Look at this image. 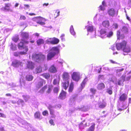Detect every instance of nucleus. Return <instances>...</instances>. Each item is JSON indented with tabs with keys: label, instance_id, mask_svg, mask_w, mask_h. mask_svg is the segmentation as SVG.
Wrapping results in <instances>:
<instances>
[{
	"label": "nucleus",
	"instance_id": "obj_1",
	"mask_svg": "<svg viewBox=\"0 0 131 131\" xmlns=\"http://www.w3.org/2000/svg\"><path fill=\"white\" fill-rule=\"evenodd\" d=\"M127 43L126 41L124 40L120 43L117 44L116 47L117 50L122 49L124 52L127 53L130 52L131 49L130 47L128 46H126Z\"/></svg>",
	"mask_w": 131,
	"mask_h": 131
},
{
	"label": "nucleus",
	"instance_id": "obj_2",
	"mask_svg": "<svg viewBox=\"0 0 131 131\" xmlns=\"http://www.w3.org/2000/svg\"><path fill=\"white\" fill-rule=\"evenodd\" d=\"M62 77L64 81L62 83V86L66 90L68 86L70 80V76L68 73L64 72L62 74Z\"/></svg>",
	"mask_w": 131,
	"mask_h": 131
},
{
	"label": "nucleus",
	"instance_id": "obj_3",
	"mask_svg": "<svg viewBox=\"0 0 131 131\" xmlns=\"http://www.w3.org/2000/svg\"><path fill=\"white\" fill-rule=\"evenodd\" d=\"M88 23L89 24L87 26L85 27V28L87 29L88 32V34L87 35H88V34H89V33H90L91 38L95 37L96 36L95 28H94L93 26L92 25V22H90L88 21Z\"/></svg>",
	"mask_w": 131,
	"mask_h": 131
},
{
	"label": "nucleus",
	"instance_id": "obj_4",
	"mask_svg": "<svg viewBox=\"0 0 131 131\" xmlns=\"http://www.w3.org/2000/svg\"><path fill=\"white\" fill-rule=\"evenodd\" d=\"M45 58V56L41 53L39 54L34 53L32 56V59L39 63L43 61Z\"/></svg>",
	"mask_w": 131,
	"mask_h": 131
},
{
	"label": "nucleus",
	"instance_id": "obj_5",
	"mask_svg": "<svg viewBox=\"0 0 131 131\" xmlns=\"http://www.w3.org/2000/svg\"><path fill=\"white\" fill-rule=\"evenodd\" d=\"M59 49L57 47H53L50 49V52L48 54L47 56V60H51L54 57L56 54L59 52Z\"/></svg>",
	"mask_w": 131,
	"mask_h": 131
},
{
	"label": "nucleus",
	"instance_id": "obj_6",
	"mask_svg": "<svg viewBox=\"0 0 131 131\" xmlns=\"http://www.w3.org/2000/svg\"><path fill=\"white\" fill-rule=\"evenodd\" d=\"M34 21L41 25H43L45 24V22L46 21L45 19L40 16L36 17L32 19Z\"/></svg>",
	"mask_w": 131,
	"mask_h": 131
},
{
	"label": "nucleus",
	"instance_id": "obj_7",
	"mask_svg": "<svg viewBox=\"0 0 131 131\" xmlns=\"http://www.w3.org/2000/svg\"><path fill=\"white\" fill-rule=\"evenodd\" d=\"M71 77L73 80L78 82L80 78V73L79 72H74L72 75Z\"/></svg>",
	"mask_w": 131,
	"mask_h": 131
},
{
	"label": "nucleus",
	"instance_id": "obj_8",
	"mask_svg": "<svg viewBox=\"0 0 131 131\" xmlns=\"http://www.w3.org/2000/svg\"><path fill=\"white\" fill-rule=\"evenodd\" d=\"M108 14L110 16L112 17L114 16L115 15H117L118 14V11L116 12L113 8H111L108 10Z\"/></svg>",
	"mask_w": 131,
	"mask_h": 131
},
{
	"label": "nucleus",
	"instance_id": "obj_9",
	"mask_svg": "<svg viewBox=\"0 0 131 131\" xmlns=\"http://www.w3.org/2000/svg\"><path fill=\"white\" fill-rule=\"evenodd\" d=\"M37 79L39 80V82L36 85V87L38 88H40L46 83L45 81L40 78H37Z\"/></svg>",
	"mask_w": 131,
	"mask_h": 131
},
{
	"label": "nucleus",
	"instance_id": "obj_10",
	"mask_svg": "<svg viewBox=\"0 0 131 131\" xmlns=\"http://www.w3.org/2000/svg\"><path fill=\"white\" fill-rule=\"evenodd\" d=\"M25 51H21L20 52H15L14 53V56L16 57L19 56L20 55H25L26 54L27 52L28 51V49L27 47H25Z\"/></svg>",
	"mask_w": 131,
	"mask_h": 131
},
{
	"label": "nucleus",
	"instance_id": "obj_11",
	"mask_svg": "<svg viewBox=\"0 0 131 131\" xmlns=\"http://www.w3.org/2000/svg\"><path fill=\"white\" fill-rule=\"evenodd\" d=\"M28 42L27 41L24 40L23 39H22L21 41L18 44V49H24V51H25V49H24V48H25V47H27L26 46L24 47V43H28Z\"/></svg>",
	"mask_w": 131,
	"mask_h": 131
},
{
	"label": "nucleus",
	"instance_id": "obj_12",
	"mask_svg": "<svg viewBox=\"0 0 131 131\" xmlns=\"http://www.w3.org/2000/svg\"><path fill=\"white\" fill-rule=\"evenodd\" d=\"M22 63L20 61L15 60L12 62V65L15 67H17L20 65H21Z\"/></svg>",
	"mask_w": 131,
	"mask_h": 131
},
{
	"label": "nucleus",
	"instance_id": "obj_13",
	"mask_svg": "<svg viewBox=\"0 0 131 131\" xmlns=\"http://www.w3.org/2000/svg\"><path fill=\"white\" fill-rule=\"evenodd\" d=\"M100 37L102 38H105V35L106 34V29L105 28H102L100 31Z\"/></svg>",
	"mask_w": 131,
	"mask_h": 131
},
{
	"label": "nucleus",
	"instance_id": "obj_14",
	"mask_svg": "<svg viewBox=\"0 0 131 131\" xmlns=\"http://www.w3.org/2000/svg\"><path fill=\"white\" fill-rule=\"evenodd\" d=\"M34 64L30 61H28L27 63V67L28 68L30 69H33L34 67Z\"/></svg>",
	"mask_w": 131,
	"mask_h": 131
},
{
	"label": "nucleus",
	"instance_id": "obj_15",
	"mask_svg": "<svg viewBox=\"0 0 131 131\" xmlns=\"http://www.w3.org/2000/svg\"><path fill=\"white\" fill-rule=\"evenodd\" d=\"M66 92L63 90L62 91L59 97V99L63 100L66 98Z\"/></svg>",
	"mask_w": 131,
	"mask_h": 131
},
{
	"label": "nucleus",
	"instance_id": "obj_16",
	"mask_svg": "<svg viewBox=\"0 0 131 131\" xmlns=\"http://www.w3.org/2000/svg\"><path fill=\"white\" fill-rule=\"evenodd\" d=\"M102 25L104 27L108 28L110 25L109 21L107 20L104 21L102 23Z\"/></svg>",
	"mask_w": 131,
	"mask_h": 131
},
{
	"label": "nucleus",
	"instance_id": "obj_17",
	"mask_svg": "<svg viewBox=\"0 0 131 131\" xmlns=\"http://www.w3.org/2000/svg\"><path fill=\"white\" fill-rule=\"evenodd\" d=\"M49 70L50 72L53 73H56L57 71L56 68L53 65L52 66L50 67Z\"/></svg>",
	"mask_w": 131,
	"mask_h": 131
},
{
	"label": "nucleus",
	"instance_id": "obj_18",
	"mask_svg": "<svg viewBox=\"0 0 131 131\" xmlns=\"http://www.w3.org/2000/svg\"><path fill=\"white\" fill-rule=\"evenodd\" d=\"M105 87V86L104 83H101L97 85V88L98 90H101L103 89Z\"/></svg>",
	"mask_w": 131,
	"mask_h": 131
},
{
	"label": "nucleus",
	"instance_id": "obj_19",
	"mask_svg": "<svg viewBox=\"0 0 131 131\" xmlns=\"http://www.w3.org/2000/svg\"><path fill=\"white\" fill-rule=\"evenodd\" d=\"M106 3L105 1H103L102 3V5L100 6L99 7V9L102 10H104L105 9V7L106 6Z\"/></svg>",
	"mask_w": 131,
	"mask_h": 131
},
{
	"label": "nucleus",
	"instance_id": "obj_20",
	"mask_svg": "<svg viewBox=\"0 0 131 131\" xmlns=\"http://www.w3.org/2000/svg\"><path fill=\"white\" fill-rule=\"evenodd\" d=\"M42 71V68L40 66L37 67L35 69V71L34 72L35 73L37 74L40 73Z\"/></svg>",
	"mask_w": 131,
	"mask_h": 131
},
{
	"label": "nucleus",
	"instance_id": "obj_21",
	"mask_svg": "<svg viewBox=\"0 0 131 131\" xmlns=\"http://www.w3.org/2000/svg\"><path fill=\"white\" fill-rule=\"evenodd\" d=\"M85 121H83L82 123H80L79 125V127L81 129H83L84 127L88 126L87 123L84 124Z\"/></svg>",
	"mask_w": 131,
	"mask_h": 131
},
{
	"label": "nucleus",
	"instance_id": "obj_22",
	"mask_svg": "<svg viewBox=\"0 0 131 131\" xmlns=\"http://www.w3.org/2000/svg\"><path fill=\"white\" fill-rule=\"evenodd\" d=\"M21 36L23 38L27 39L28 37V33L26 32H23L21 33Z\"/></svg>",
	"mask_w": 131,
	"mask_h": 131
},
{
	"label": "nucleus",
	"instance_id": "obj_23",
	"mask_svg": "<svg viewBox=\"0 0 131 131\" xmlns=\"http://www.w3.org/2000/svg\"><path fill=\"white\" fill-rule=\"evenodd\" d=\"M52 44H57L59 42V40L55 38H52Z\"/></svg>",
	"mask_w": 131,
	"mask_h": 131
},
{
	"label": "nucleus",
	"instance_id": "obj_24",
	"mask_svg": "<svg viewBox=\"0 0 131 131\" xmlns=\"http://www.w3.org/2000/svg\"><path fill=\"white\" fill-rule=\"evenodd\" d=\"M127 95L125 94L122 95L120 97L119 100L121 101H124L127 98Z\"/></svg>",
	"mask_w": 131,
	"mask_h": 131
},
{
	"label": "nucleus",
	"instance_id": "obj_25",
	"mask_svg": "<svg viewBox=\"0 0 131 131\" xmlns=\"http://www.w3.org/2000/svg\"><path fill=\"white\" fill-rule=\"evenodd\" d=\"M74 88V83L73 82H71L70 84L69 91L70 92H72Z\"/></svg>",
	"mask_w": 131,
	"mask_h": 131
},
{
	"label": "nucleus",
	"instance_id": "obj_26",
	"mask_svg": "<svg viewBox=\"0 0 131 131\" xmlns=\"http://www.w3.org/2000/svg\"><path fill=\"white\" fill-rule=\"evenodd\" d=\"M70 33L73 35L74 36L75 35V33L74 31L73 26L72 25H71L70 27Z\"/></svg>",
	"mask_w": 131,
	"mask_h": 131
},
{
	"label": "nucleus",
	"instance_id": "obj_27",
	"mask_svg": "<svg viewBox=\"0 0 131 131\" xmlns=\"http://www.w3.org/2000/svg\"><path fill=\"white\" fill-rule=\"evenodd\" d=\"M10 48L11 50L13 51L16 50H17V47L15 44L11 43L10 45Z\"/></svg>",
	"mask_w": 131,
	"mask_h": 131
},
{
	"label": "nucleus",
	"instance_id": "obj_28",
	"mask_svg": "<svg viewBox=\"0 0 131 131\" xmlns=\"http://www.w3.org/2000/svg\"><path fill=\"white\" fill-rule=\"evenodd\" d=\"M88 80V79L87 78H85L81 83V85L82 89L84 87L85 85Z\"/></svg>",
	"mask_w": 131,
	"mask_h": 131
},
{
	"label": "nucleus",
	"instance_id": "obj_29",
	"mask_svg": "<svg viewBox=\"0 0 131 131\" xmlns=\"http://www.w3.org/2000/svg\"><path fill=\"white\" fill-rule=\"evenodd\" d=\"M33 77L31 75H27L26 77V79L28 81H31L33 79Z\"/></svg>",
	"mask_w": 131,
	"mask_h": 131
},
{
	"label": "nucleus",
	"instance_id": "obj_30",
	"mask_svg": "<svg viewBox=\"0 0 131 131\" xmlns=\"http://www.w3.org/2000/svg\"><path fill=\"white\" fill-rule=\"evenodd\" d=\"M113 33L112 31H110L109 32L107 33L105 35V38L106 37H110L113 36Z\"/></svg>",
	"mask_w": 131,
	"mask_h": 131
},
{
	"label": "nucleus",
	"instance_id": "obj_31",
	"mask_svg": "<svg viewBox=\"0 0 131 131\" xmlns=\"http://www.w3.org/2000/svg\"><path fill=\"white\" fill-rule=\"evenodd\" d=\"M11 5L9 4H6L4 8L5 9L8 11H11V10L9 8V7Z\"/></svg>",
	"mask_w": 131,
	"mask_h": 131
},
{
	"label": "nucleus",
	"instance_id": "obj_32",
	"mask_svg": "<svg viewBox=\"0 0 131 131\" xmlns=\"http://www.w3.org/2000/svg\"><path fill=\"white\" fill-rule=\"evenodd\" d=\"M44 42V40L42 39H39L37 41V43L38 45L43 44Z\"/></svg>",
	"mask_w": 131,
	"mask_h": 131
},
{
	"label": "nucleus",
	"instance_id": "obj_33",
	"mask_svg": "<svg viewBox=\"0 0 131 131\" xmlns=\"http://www.w3.org/2000/svg\"><path fill=\"white\" fill-rule=\"evenodd\" d=\"M16 86V84L13 83H12L8 84L7 87L8 88H13Z\"/></svg>",
	"mask_w": 131,
	"mask_h": 131
},
{
	"label": "nucleus",
	"instance_id": "obj_34",
	"mask_svg": "<svg viewBox=\"0 0 131 131\" xmlns=\"http://www.w3.org/2000/svg\"><path fill=\"white\" fill-rule=\"evenodd\" d=\"M124 79L125 77H121V79L118 82V84L119 85H121L124 81Z\"/></svg>",
	"mask_w": 131,
	"mask_h": 131
},
{
	"label": "nucleus",
	"instance_id": "obj_35",
	"mask_svg": "<svg viewBox=\"0 0 131 131\" xmlns=\"http://www.w3.org/2000/svg\"><path fill=\"white\" fill-rule=\"evenodd\" d=\"M59 89V86L55 87L53 90V92L54 93H58Z\"/></svg>",
	"mask_w": 131,
	"mask_h": 131
},
{
	"label": "nucleus",
	"instance_id": "obj_36",
	"mask_svg": "<svg viewBox=\"0 0 131 131\" xmlns=\"http://www.w3.org/2000/svg\"><path fill=\"white\" fill-rule=\"evenodd\" d=\"M121 31L124 33L127 32L128 31L127 28L125 26H124L122 28Z\"/></svg>",
	"mask_w": 131,
	"mask_h": 131
},
{
	"label": "nucleus",
	"instance_id": "obj_37",
	"mask_svg": "<svg viewBox=\"0 0 131 131\" xmlns=\"http://www.w3.org/2000/svg\"><path fill=\"white\" fill-rule=\"evenodd\" d=\"M42 75L45 78L47 79H48L50 76V75L48 73H44Z\"/></svg>",
	"mask_w": 131,
	"mask_h": 131
},
{
	"label": "nucleus",
	"instance_id": "obj_38",
	"mask_svg": "<svg viewBox=\"0 0 131 131\" xmlns=\"http://www.w3.org/2000/svg\"><path fill=\"white\" fill-rule=\"evenodd\" d=\"M97 17L99 18V20H101V19L103 18V16L102 15H101L100 14H96L95 16L94 17V19H95Z\"/></svg>",
	"mask_w": 131,
	"mask_h": 131
},
{
	"label": "nucleus",
	"instance_id": "obj_39",
	"mask_svg": "<svg viewBox=\"0 0 131 131\" xmlns=\"http://www.w3.org/2000/svg\"><path fill=\"white\" fill-rule=\"evenodd\" d=\"M106 106V103L105 102H103L99 104V107L100 108H103L105 107Z\"/></svg>",
	"mask_w": 131,
	"mask_h": 131
},
{
	"label": "nucleus",
	"instance_id": "obj_40",
	"mask_svg": "<svg viewBox=\"0 0 131 131\" xmlns=\"http://www.w3.org/2000/svg\"><path fill=\"white\" fill-rule=\"evenodd\" d=\"M60 12L59 10H57L55 11V13L54 14L55 16V18H57V17L59 16L60 15Z\"/></svg>",
	"mask_w": 131,
	"mask_h": 131
},
{
	"label": "nucleus",
	"instance_id": "obj_41",
	"mask_svg": "<svg viewBox=\"0 0 131 131\" xmlns=\"http://www.w3.org/2000/svg\"><path fill=\"white\" fill-rule=\"evenodd\" d=\"M110 81H112L113 83L115 84H117V79L115 77H113L112 79L111 80H110Z\"/></svg>",
	"mask_w": 131,
	"mask_h": 131
},
{
	"label": "nucleus",
	"instance_id": "obj_42",
	"mask_svg": "<svg viewBox=\"0 0 131 131\" xmlns=\"http://www.w3.org/2000/svg\"><path fill=\"white\" fill-rule=\"evenodd\" d=\"M35 118H41L40 117V115L39 112H36L35 114Z\"/></svg>",
	"mask_w": 131,
	"mask_h": 131
},
{
	"label": "nucleus",
	"instance_id": "obj_43",
	"mask_svg": "<svg viewBox=\"0 0 131 131\" xmlns=\"http://www.w3.org/2000/svg\"><path fill=\"white\" fill-rule=\"evenodd\" d=\"M52 38H48L46 41V42L48 44H52Z\"/></svg>",
	"mask_w": 131,
	"mask_h": 131
},
{
	"label": "nucleus",
	"instance_id": "obj_44",
	"mask_svg": "<svg viewBox=\"0 0 131 131\" xmlns=\"http://www.w3.org/2000/svg\"><path fill=\"white\" fill-rule=\"evenodd\" d=\"M95 124H93L90 127L88 131H94Z\"/></svg>",
	"mask_w": 131,
	"mask_h": 131
},
{
	"label": "nucleus",
	"instance_id": "obj_45",
	"mask_svg": "<svg viewBox=\"0 0 131 131\" xmlns=\"http://www.w3.org/2000/svg\"><path fill=\"white\" fill-rule=\"evenodd\" d=\"M19 39L18 36H14L12 39L15 42H16Z\"/></svg>",
	"mask_w": 131,
	"mask_h": 131
},
{
	"label": "nucleus",
	"instance_id": "obj_46",
	"mask_svg": "<svg viewBox=\"0 0 131 131\" xmlns=\"http://www.w3.org/2000/svg\"><path fill=\"white\" fill-rule=\"evenodd\" d=\"M47 86L45 85L43 88H42L40 90V92L41 93H43L44 90L47 88Z\"/></svg>",
	"mask_w": 131,
	"mask_h": 131
},
{
	"label": "nucleus",
	"instance_id": "obj_47",
	"mask_svg": "<svg viewBox=\"0 0 131 131\" xmlns=\"http://www.w3.org/2000/svg\"><path fill=\"white\" fill-rule=\"evenodd\" d=\"M52 88V85L49 86L48 89L47 91V92L48 93H50L51 91Z\"/></svg>",
	"mask_w": 131,
	"mask_h": 131
},
{
	"label": "nucleus",
	"instance_id": "obj_48",
	"mask_svg": "<svg viewBox=\"0 0 131 131\" xmlns=\"http://www.w3.org/2000/svg\"><path fill=\"white\" fill-rule=\"evenodd\" d=\"M90 91L94 95L95 94L96 92V90L92 88L90 89Z\"/></svg>",
	"mask_w": 131,
	"mask_h": 131
},
{
	"label": "nucleus",
	"instance_id": "obj_49",
	"mask_svg": "<svg viewBox=\"0 0 131 131\" xmlns=\"http://www.w3.org/2000/svg\"><path fill=\"white\" fill-rule=\"evenodd\" d=\"M120 32L119 31H118L117 32V36L118 39H119L120 38H121V36L120 35Z\"/></svg>",
	"mask_w": 131,
	"mask_h": 131
},
{
	"label": "nucleus",
	"instance_id": "obj_50",
	"mask_svg": "<svg viewBox=\"0 0 131 131\" xmlns=\"http://www.w3.org/2000/svg\"><path fill=\"white\" fill-rule=\"evenodd\" d=\"M118 27V25L116 23H114L112 26V28H114L115 29L117 28Z\"/></svg>",
	"mask_w": 131,
	"mask_h": 131
},
{
	"label": "nucleus",
	"instance_id": "obj_51",
	"mask_svg": "<svg viewBox=\"0 0 131 131\" xmlns=\"http://www.w3.org/2000/svg\"><path fill=\"white\" fill-rule=\"evenodd\" d=\"M23 97L26 101H27L28 99L29 98V96L28 95H23Z\"/></svg>",
	"mask_w": 131,
	"mask_h": 131
},
{
	"label": "nucleus",
	"instance_id": "obj_52",
	"mask_svg": "<svg viewBox=\"0 0 131 131\" xmlns=\"http://www.w3.org/2000/svg\"><path fill=\"white\" fill-rule=\"evenodd\" d=\"M24 9H27L29 8L30 7L28 5L24 4Z\"/></svg>",
	"mask_w": 131,
	"mask_h": 131
},
{
	"label": "nucleus",
	"instance_id": "obj_53",
	"mask_svg": "<svg viewBox=\"0 0 131 131\" xmlns=\"http://www.w3.org/2000/svg\"><path fill=\"white\" fill-rule=\"evenodd\" d=\"M43 115L44 116L47 115L48 114V111H45L42 113Z\"/></svg>",
	"mask_w": 131,
	"mask_h": 131
},
{
	"label": "nucleus",
	"instance_id": "obj_54",
	"mask_svg": "<svg viewBox=\"0 0 131 131\" xmlns=\"http://www.w3.org/2000/svg\"><path fill=\"white\" fill-rule=\"evenodd\" d=\"M107 92L110 94H111L112 93V91L110 89H107Z\"/></svg>",
	"mask_w": 131,
	"mask_h": 131
},
{
	"label": "nucleus",
	"instance_id": "obj_55",
	"mask_svg": "<svg viewBox=\"0 0 131 131\" xmlns=\"http://www.w3.org/2000/svg\"><path fill=\"white\" fill-rule=\"evenodd\" d=\"M58 82L56 79H54V80L53 84L54 85H56L57 84H58Z\"/></svg>",
	"mask_w": 131,
	"mask_h": 131
},
{
	"label": "nucleus",
	"instance_id": "obj_56",
	"mask_svg": "<svg viewBox=\"0 0 131 131\" xmlns=\"http://www.w3.org/2000/svg\"><path fill=\"white\" fill-rule=\"evenodd\" d=\"M64 35L63 34H62L60 36L61 39L62 41H63L64 40Z\"/></svg>",
	"mask_w": 131,
	"mask_h": 131
},
{
	"label": "nucleus",
	"instance_id": "obj_57",
	"mask_svg": "<svg viewBox=\"0 0 131 131\" xmlns=\"http://www.w3.org/2000/svg\"><path fill=\"white\" fill-rule=\"evenodd\" d=\"M26 19V17L24 16L21 15V16L20 19L21 20H25Z\"/></svg>",
	"mask_w": 131,
	"mask_h": 131
},
{
	"label": "nucleus",
	"instance_id": "obj_58",
	"mask_svg": "<svg viewBox=\"0 0 131 131\" xmlns=\"http://www.w3.org/2000/svg\"><path fill=\"white\" fill-rule=\"evenodd\" d=\"M115 45H113L111 47V49L113 50L114 51L115 49Z\"/></svg>",
	"mask_w": 131,
	"mask_h": 131
},
{
	"label": "nucleus",
	"instance_id": "obj_59",
	"mask_svg": "<svg viewBox=\"0 0 131 131\" xmlns=\"http://www.w3.org/2000/svg\"><path fill=\"white\" fill-rule=\"evenodd\" d=\"M49 123L51 124V125H54V124L53 120L51 119L49 121Z\"/></svg>",
	"mask_w": 131,
	"mask_h": 131
},
{
	"label": "nucleus",
	"instance_id": "obj_60",
	"mask_svg": "<svg viewBox=\"0 0 131 131\" xmlns=\"http://www.w3.org/2000/svg\"><path fill=\"white\" fill-rule=\"evenodd\" d=\"M23 102V101L21 99H19L17 101V103L18 104H19L20 103H22Z\"/></svg>",
	"mask_w": 131,
	"mask_h": 131
},
{
	"label": "nucleus",
	"instance_id": "obj_61",
	"mask_svg": "<svg viewBox=\"0 0 131 131\" xmlns=\"http://www.w3.org/2000/svg\"><path fill=\"white\" fill-rule=\"evenodd\" d=\"M126 16L127 19L129 21H131V19L130 18L127 14L126 15Z\"/></svg>",
	"mask_w": 131,
	"mask_h": 131
},
{
	"label": "nucleus",
	"instance_id": "obj_62",
	"mask_svg": "<svg viewBox=\"0 0 131 131\" xmlns=\"http://www.w3.org/2000/svg\"><path fill=\"white\" fill-rule=\"evenodd\" d=\"M0 117H5V115L2 113H0Z\"/></svg>",
	"mask_w": 131,
	"mask_h": 131
},
{
	"label": "nucleus",
	"instance_id": "obj_63",
	"mask_svg": "<svg viewBox=\"0 0 131 131\" xmlns=\"http://www.w3.org/2000/svg\"><path fill=\"white\" fill-rule=\"evenodd\" d=\"M49 5V4L48 3H44L43 5V7H45V6H47L48 5Z\"/></svg>",
	"mask_w": 131,
	"mask_h": 131
},
{
	"label": "nucleus",
	"instance_id": "obj_64",
	"mask_svg": "<svg viewBox=\"0 0 131 131\" xmlns=\"http://www.w3.org/2000/svg\"><path fill=\"white\" fill-rule=\"evenodd\" d=\"M110 61L111 63H117L115 61H113L112 60H110Z\"/></svg>",
	"mask_w": 131,
	"mask_h": 131
}]
</instances>
